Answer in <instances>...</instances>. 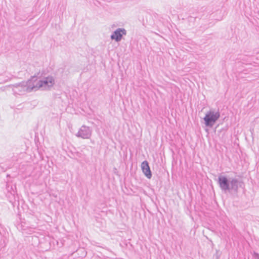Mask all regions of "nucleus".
<instances>
[{
    "instance_id": "423d86ee",
    "label": "nucleus",
    "mask_w": 259,
    "mask_h": 259,
    "mask_svg": "<svg viewBox=\"0 0 259 259\" xmlns=\"http://www.w3.org/2000/svg\"><path fill=\"white\" fill-rule=\"evenodd\" d=\"M127 32L125 29L123 28H118L114 30L110 36L112 40L116 42L120 41L122 37L126 35Z\"/></svg>"
},
{
    "instance_id": "20e7f679",
    "label": "nucleus",
    "mask_w": 259,
    "mask_h": 259,
    "mask_svg": "<svg viewBox=\"0 0 259 259\" xmlns=\"http://www.w3.org/2000/svg\"><path fill=\"white\" fill-rule=\"evenodd\" d=\"M27 88L25 90H29V92L32 90H38L40 89V78L36 76L31 77L29 80L26 81Z\"/></svg>"
},
{
    "instance_id": "0eeeda50",
    "label": "nucleus",
    "mask_w": 259,
    "mask_h": 259,
    "mask_svg": "<svg viewBox=\"0 0 259 259\" xmlns=\"http://www.w3.org/2000/svg\"><path fill=\"white\" fill-rule=\"evenodd\" d=\"M27 88L26 81H23L20 83L16 84L13 85V90L14 92H18L20 94H23L25 92H29V90H25Z\"/></svg>"
},
{
    "instance_id": "f03ea898",
    "label": "nucleus",
    "mask_w": 259,
    "mask_h": 259,
    "mask_svg": "<svg viewBox=\"0 0 259 259\" xmlns=\"http://www.w3.org/2000/svg\"><path fill=\"white\" fill-rule=\"evenodd\" d=\"M220 117V113L219 110L210 109L208 111L203 118L204 124L206 126L211 127Z\"/></svg>"
},
{
    "instance_id": "6e6552de",
    "label": "nucleus",
    "mask_w": 259,
    "mask_h": 259,
    "mask_svg": "<svg viewBox=\"0 0 259 259\" xmlns=\"http://www.w3.org/2000/svg\"><path fill=\"white\" fill-rule=\"evenodd\" d=\"M142 170L145 176V177L150 179L152 177V173L150 170L148 162L147 161H144L141 163Z\"/></svg>"
},
{
    "instance_id": "39448f33",
    "label": "nucleus",
    "mask_w": 259,
    "mask_h": 259,
    "mask_svg": "<svg viewBox=\"0 0 259 259\" xmlns=\"http://www.w3.org/2000/svg\"><path fill=\"white\" fill-rule=\"evenodd\" d=\"M92 134V130L91 128L83 125L80 127L75 135L77 137L81 138L83 139H89L91 138Z\"/></svg>"
},
{
    "instance_id": "1a4fd4ad",
    "label": "nucleus",
    "mask_w": 259,
    "mask_h": 259,
    "mask_svg": "<svg viewBox=\"0 0 259 259\" xmlns=\"http://www.w3.org/2000/svg\"><path fill=\"white\" fill-rule=\"evenodd\" d=\"M253 256L254 259H259V254L258 253L254 252L253 253Z\"/></svg>"
},
{
    "instance_id": "f257e3e1",
    "label": "nucleus",
    "mask_w": 259,
    "mask_h": 259,
    "mask_svg": "<svg viewBox=\"0 0 259 259\" xmlns=\"http://www.w3.org/2000/svg\"><path fill=\"white\" fill-rule=\"evenodd\" d=\"M218 183L221 190L225 192L231 190L236 191L238 187V181L236 179L225 175L219 176Z\"/></svg>"
},
{
    "instance_id": "7ed1b4c3",
    "label": "nucleus",
    "mask_w": 259,
    "mask_h": 259,
    "mask_svg": "<svg viewBox=\"0 0 259 259\" xmlns=\"http://www.w3.org/2000/svg\"><path fill=\"white\" fill-rule=\"evenodd\" d=\"M40 90L42 91H50L52 90L56 83L54 76L48 75L40 78Z\"/></svg>"
}]
</instances>
